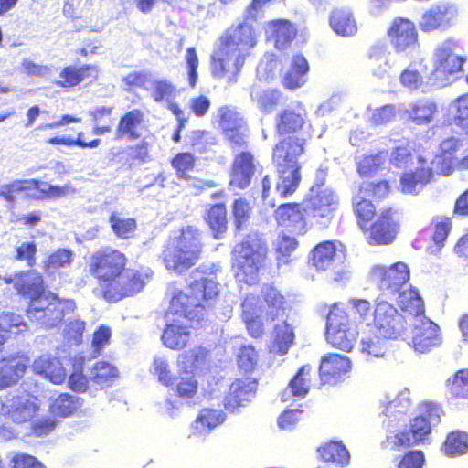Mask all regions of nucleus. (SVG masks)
<instances>
[{
	"mask_svg": "<svg viewBox=\"0 0 468 468\" xmlns=\"http://www.w3.org/2000/svg\"><path fill=\"white\" fill-rule=\"evenodd\" d=\"M441 343L440 326L423 315L420 323L413 328L412 348L418 353L425 354L440 346Z\"/></svg>",
	"mask_w": 468,
	"mask_h": 468,
	"instance_id": "nucleus-21",
	"label": "nucleus"
},
{
	"mask_svg": "<svg viewBox=\"0 0 468 468\" xmlns=\"http://www.w3.org/2000/svg\"><path fill=\"white\" fill-rule=\"evenodd\" d=\"M30 367L55 385L66 380V370L58 358L42 355L31 362L27 352L16 351L0 357V390L17 385Z\"/></svg>",
	"mask_w": 468,
	"mask_h": 468,
	"instance_id": "nucleus-6",
	"label": "nucleus"
},
{
	"mask_svg": "<svg viewBox=\"0 0 468 468\" xmlns=\"http://www.w3.org/2000/svg\"><path fill=\"white\" fill-rule=\"evenodd\" d=\"M90 379L83 372L82 365L73 367L68 378V388L76 393H84L88 390Z\"/></svg>",
	"mask_w": 468,
	"mask_h": 468,
	"instance_id": "nucleus-62",
	"label": "nucleus"
},
{
	"mask_svg": "<svg viewBox=\"0 0 468 468\" xmlns=\"http://www.w3.org/2000/svg\"><path fill=\"white\" fill-rule=\"evenodd\" d=\"M273 218L279 227L298 236L305 235L311 229L303 200L280 204L273 211Z\"/></svg>",
	"mask_w": 468,
	"mask_h": 468,
	"instance_id": "nucleus-17",
	"label": "nucleus"
},
{
	"mask_svg": "<svg viewBox=\"0 0 468 468\" xmlns=\"http://www.w3.org/2000/svg\"><path fill=\"white\" fill-rule=\"evenodd\" d=\"M80 406V398L63 392L52 399L48 410L54 417L67 418L77 412Z\"/></svg>",
	"mask_w": 468,
	"mask_h": 468,
	"instance_id": "nucleus-41",
	"label": "nucleus"
},
{
	"mask_svg": "<svg viewBox=\"0 0 468 468\" xmlns=\"http://www.w3.org/2000/svg\"><path fill=\"white\" fill-rule=\"evenodd\" d=\"M256 172L253 154L249 151H243L233 158L230 173L229 186L238 189H246L251 183Z\"/></svg>",
	"mask_w": 468,
	"mask_h": 468,
	"instance_id": "nucleus-23",
	"label": "nucleus"
},
{
	"mask_svg": "<svg viewBox=\"0 0 468 468\" xmlns=\"http://www.w3.org/2000/svg\"><path fill=\"white\" fill-rule=\"evenodd\" d=\"M336 253L335 241H322L314 246L311 251L312 264L320 271L329 270L334 265Z\"/></svg>",
	"mask_w": 468,
	"mask_h": 468,
	"instance_id": "nucleus-36",
	"label": "nucleus"
},
{
	"mask_svg": "<svg viewBox=\"0 0 468 468\" xmlns=\"http://www.w3.org/2000/svg\"><path fill=\"white\" fill-rule=\"evenodd\" d=\"M371 325L384 339H397L406 330V320L388 301L378 297L374 303Z\"/></svg>",
	"mask_w": 468,
	"mask_h": 468,
	"instance_id": "nucleus-13",
	"label": "nucleus"
},
{
	"mask_svg": "<svg viewBox=\"0 0 468 468\" xmlns=\"http://www.w3.org/2000/svg\"><path fill=\"white\" fill-rule=\"evenodd\" d=\"M354 323L371 325L374 305L367 299L353 298L350 300Z\"/></svg>",
	"mask_w": 468,
	"mask_h": 468,
	"instance_id": "nucleus-55",
	"label": "nucleus"
},
{
	"mask_svg": "<svg viewBox=\"0 0 468 468\" xmlns=\"http://www.w3.org/2000/svg\"><path fill=\"white\" fill-rule=\"evenodd\" d=\"M307 222L320 229H327L335 221L339 209L338 195L322 182L310 187L303 198Z\"/></svg>",
	"mask_w": 468,
	"mask_h": 468,
	"instance_id": "nucleus-10",
	"label": "nucleus"
},
{
	"mask_svg": "<svg viewBox=\"0 0 468 468\" xmlns=\"http://www.w3.org/2000/svg\"><path fill=\"white\" fill-rule=\"evenodd\" d=\"M441 450L448 457H457L468 452V434L459 430L446 435Z\"/></svg>",
	"mask_w": 468,
	"mask_h": 468,
	"instance_id": "nucleus-46",
	"label": "nucleus"
},
{
	"mask_svg": "<svg viewBox=\"0 0 468 468\" xmlns=\"http://www.w3.org/2000/svg\"><path fill=\"white\" fill-rule=\"evenodd\" d=\"M218 283L209 278H201L190 282L186 291L179 290L170 300L169 308L191 322L204 320L214 307L218 296Z\"/></svg>",
	"mask_w": 468,
	"mask_h": 468,
	"instance_id": "nucleus-8",
	"label": "nucleus"
},
{
	"mask_svg": "<svg viewBox=\"0 0 468 468\" xmlns=\"http://www.w3.org/2000/svg\"><path fill=\"white\" fill-rule=\"evenodd\" d=\"M118 377L117 368L106 361L96 362L90 371V380L103 388L109 386Z\"/></svg>",
	"mask_w": 468,
	"mask_h": 468,
	"instance_id": "nucleus-52",
	"label": "nucleus"
},
{
	"mask_svg": "<svg viewBox=\"0 0 468 468\" xmlns=\"http://www.w3.org/2000/svg\"><path fill=\"white\" fill-rule=\"evenodd\" d=\"M203 218L211 230L214 239H218L227 232L229 219L225 203L209 205Z\"/></svg>",
	"mask_w": 468,
	"mask_h": 468,
	"instance_id": "nucleus-31",
	"label": "nucleus"
},
{
	"mask_svg": "<svg viewBox=\"0 0 468 468\" xmlns=\"http://www.w3.org/2000/svg\"><path fill=\"white\" fill-rule=\"evenodd\" d=\"M223 421L221 414L213 409H203L194 421V429L197 433H207Z\"/></svg>",
	"mask_w": 468,
	"mask_h": 468,
	"instance_id": "nucleus-53",
	"label": "nucleus"
},
{
	"mask_svg": "<svg viewBox=\"0 0 468 468\" xmlns=\"http://www.w3.org/2000/svg\"><path fill=\"white\" fill-rule=\"evenodd\" d=\"M456 48V43L452 39L436 48L434 68L428 77L431 85L445 87L451 83V77L463 71L466 58L457 53Z\"/></svg>",
	"mask_w": 468,
	"mask_h": 468,
	"instance_id": "nucleus-11",
	"label": "nucleus"
},
{
	"mask_svg": "<svg viewBox=\"0 0 468 468\" xmlns=\"http://www.w3.org/2000/svg\"><path fill=\"white\" fill-rule=\"evenodd\" d=\"M387 36L397 53L412 50L419 47V32L415 23L410 18L394 17L387 29Z\"/></svg>",
	"mask_w": 468,
	"mask_h": 468,
	"instance_id": "nucleus-18",
	"label": "nucleus"
},
{
	"mask_svg": "<svg viewBox=\"0 0 468 468\" xmlns=\"http://www.w3.org/2000/svg\"><path fill=\"white\" fill-rule=\"evenodd\" d=\"M431 433V425L423 415L414 417L407 430L399 431L386 441L392 451H400L423 443Z\"/></svg>",
	"mask_w": 468,
	"mask_h": 468,
	"instance_id": "nucleus-16",
	"label": "nucleus"
},
{
	"mask_svg": "<svg viewBox=\"0 0 468 468\" xmlns=\"http://www.w3.org/2000/svg\"><path fill=\"white\" fill-rule=\"evenodd\" d=\"M190 330L187 326L171 323L166 324L162 334L163 344L173 350H181L186 346L190 339Z\"/></svg>",
	"mask_w": 468,
	"mask_h": 468,
	"instance_id": "nucleus-38",
	"label": "nucleus"
},
{
	"mask_svg": "<svg viewBox=\"0 0 468 468\" xmlns=\"http://www.w3.org/2000/svg\"><path fill=\"white\" fill-rule=\"evenodd\" d=\"M309 71L307 59L302 54L292 57L291 66L284 74L282 83L287 90H296L304 85Z\"/></svg>",
	"mask_w": 468,
	"mask_h": 468,
	"instance_id": "nucleus-33",
	"label": "nucleus"
},
{
	"mask_svg": "<svg viewBox=\"0 0 468 468\" xmlns=\"http://www.w3.org/2000/svg\"><path fill=\"white\" fill-rule=\"evenodd\" d=\"M354 318L350 317L347 310L342 303H334L327 314L326 327L332 328H356Z\"/></svg>",
	"mask_w": 468,
	"mask_h": 468,
	"instance_id": "nucleus-54",
	"label": "nucleus"
},
{
	"mask_svg": "<svg viewBox=\"0 0 468 468\" xmlns=\"http://www.w3.org/2000/svg\"><path fill=\"white\" fill-rule=\"evenodd\" d=\"M73 251L69 249L59 248L51 252L43 262L46 273H51L60 269L70 267L73 262Z\"/></svg>",
	"mask_w": 468,
	"mask_h": 468,
	"instance_id": "nucleus-49",
	"label": "nucleus"
},
{
	"mask_svg": "<svg viewBox=\"0 0 468 468\" xmlns=\"http://www.w3.org/2000/svg\"><path fill=\"white\" fill-rule=\"evenodd\" d=\"M452 228L450 218H441L432 223L431 239L438 247H442Z\"/></svg>",
	"mask_w": 468,
	"mask_h": 468,
	"instance_id": "nucleus-63",
	"label": "nucleus"
},
{
	"mask_svg": "<svg viewBox=\"0 0 468 468\" xmlns=\"http://www.w3.org/2000/svg\"><path fill=\"white\" fill-rule=\"evenodd\" d=\"M369 276L380 290L397 293L410 281V271L402 261L390 266L376 264L370 268Z\"/></svg>",
	"mask_w": 468,
	"mask_h": 468,
	"instance_id": "nucleus-15",
	"label": "nucleus"
},
{
	"mask_svg": "<svg viewBox=\"0 0 468 468\" xmlns=\"http://www.w3.org/2000/svg\"><path fill=\"white\" fill-rule=\"evenodd\" d=\"M27 324L20 314L14 312H3L0 314V352L4 345L16 335L25 333Z\"/></svg>",
	"mask_w": 468,
	"mask_h": 468,
	"instance_id": "nucleus-32",
	"label": "nucleus"
},
{
	"mask_svg": "<svg viewBox=\"0 0 468 468\" xmlns=\"http://www.w3.org/2000/svg\"><path fill=\"white\" fill-rule=\"evenodd\" d=\"M452 123L468 139V92L461 94L451 102Z\"/></svg>",
	"mask_w": 468,
	"mask_h": 468,
	"instance_id": "nucleus-47",
	"label": "nucleus"
},
{
	"mask_svg": "<svg viewBox=\"0 0 468 468\" xmlns=\"http://www.w3.org/2000/svg\"><path fill=\"white\" fill-rule=\"evenodd\" d=\"M329 25L339 36L352 37L357 32L356 20L349 8L335 7L329 15Z\"/></svg>",
	"mask_w": 468,
	"mask_h": 468,
	"instance_id": "nucleus-30",
	"label": "nucleus"
},
{
	"mask_svg": "<svg viewBox=\"0 0 468 468\" xmlns=\"http://www.w3.org/2000/svg\"><path fill=\"white\" fill-rule=\"evenodd\" d=\"M41 182L37 179H18L2 186L0 197L8 203H15L21 192L39 190Z\"/></svg>",
	"mask_w": 468,
	"mask_h": 468,
	"instance_id": "nucleus-45",
	"label": "nucleus"
},
{
	"mask_svg": "<svg viewBox=\"0 0 468 468\" xmlns=\"http://www.w3.org/2000/svg\"><path fill=\"white\" fill-rule=\"evenodd\" d=\"M457 13V6L453 3L435 4L423 12L420 28L423 33L445 30L453 25Z\"/></svg>",
	"mask_w": 468,
	"mask_h": 468,
	"instance_id": "nucleus-20",
	"label": "nucleus"
},
{
	"mask_svg": "<svg viewBox=\"0 0 468 468\" xmlns=\"http://www.w3.org/2000/svg\"><path fill=\"white\" fill-rule=\"evenodd\" d=\"M252 213L250 203L244 197L233 201L232 216L236 230H241L249 222Z\"/></svg>",
	"mask_w": 468,
	"mask_h": 468,
	"instance_id": "nucleus-56",
	"label": "nucleus"
},
{
	"mask_svg": "<svg viewBox=\"0 0 468 468\" xmlns=\"http://www.w3.org/2000/svg\"><path fill=\"white\" fill-rule=\"evenodd\" d=\"M350 369L351 362L347 356L331 353L322 357L319 376L324 384H335Z\"/></svg>",
	"mask_w": 468,
	"mask_h": 468,
	"instance_id": "nucleus-26",
	"label": "nucleus"
},
{
	"mask_svg": "<svg viewBox=\"0 0 468 468\" xmlns=\"http://www.w3.org/2000/svg\"><path fill=\"white\" fill-rule=\"evenodd\" d=\"M40 410L38 398L29 391H22L12 396L9 404L2 403L0 413L16 425L29 422Z\"/></svg>",
	"mask_w": 468,
	"mask_h": 468,
	"instance_id": "nucleus-14",
	"label": "nucleus"
},
{
	"mask_svg": "<svg viewBox=\"0 0 468 468\" xmlns=\"http://www.w3.org/2000/svg\"><path fill=\"white\" fill-rule=\"evenodd\" d=\"M151 144L146 140H141L138 144L127 147V158L129 166L135 164H144L151 159Z\"/></svg>",
	"mask_w": 468,
	"mask_h": 468,
	"instance_id": "nucleus-58",
	"label": "nucleus"
},
{
	"mask_svg": "<svg viewBox=\"0 0 468 468\" xmlns=\"http://www.w3.org/2000/svg\"><path fill=\"white\" fill-rule=\"evenodd\" d=\"M308 122V112L302 101L282 109L276 116L275 131L282 136L272 149L271 161L277 174L276 191L281 198L294 195L301 184L299 158L305 153L307 139L301 132Z\"/></svg>",
	"mask_w": 468,
	"mask_h": 468,
	"instance_id": "nucleus-1",
	"label": "nucleus"
},
{
	"mask_svg": "<svg viewBox=\"0 0 468 468\" xmlns=\"http://www.w3.org/2000/svg\"><path fill=\"white\" fill-rule=\"evenodd\" d=\"M437 112L438 105L431 98H420L411 102L406 110L408 118L417 125L431 123Z\"/></svg>",
	"mask_w": 468,
	"mask_h": 468,
	"instance_id": "nucleus-29",
	"label": "nucleus"
},
{
	"mask_svg": "<svg viewBox=\"0 0 468 468\" xmlns=\"http://www.w3.org/2000/svg\"><path fill=\"white\" fill-rule=\"evenodd\" d=\"M218 126L231 147L239 148L246 144L244 130L246 122L235 107L224 105L218 108Z\"/></svg>",
	"mask_w": 468,
	"mask_h": 468,
	"instance_id": "nucleus-19",
	"label": "nucleus"
},
{
	"mask_svg": "<svg viewBox=\"0 0 468 468\" xmlns=\"http://www.w3.org/2000/svg\"><path fill=\"white\" fill-rule=\"evenodd\" d=\"M312 382V367L310 365L301 367L290 380L288 387L294 397H304L310 390Z\"/></svg>",
	"mask_w": 468,
	"mask_h": 468,
	"instance_id": "nucleus-51",
	"label": "nucleus"
},
{
	"mask_svg": "<svg viewBox=\"0 0 468 468\" xmlns=\"http://www.w3.org/2000/svg\"><path fill=\"white\" fill-rule=\"evenodd\" d=\"M399 80L403 87L410 90L419 89L423 84V77L421 71L418 69V64L416 62L410 63L403 69Z\"/></svg>",
	"mask_w": 468,
	"mask_h": 468,
	"instance_id": "nucleus-61",
	"label": "nucleus"
},
{
	"mask_svg": "<svg viewBox=\"0 0 468 468\" xmlns=\"http://www.w3.org/2000/svg\"><path fill=\"white\" fill-rule=\"evenodd\" d=\"M433 179L432 167L420 165L414 170L402 173L399 178V190L406 195H418Z\"/></svg>",
	"mask_w": 468,
	"mask_h": 468,
	"instance_id": "nucleus-28",
	"label": "nucleus"
},
{
	"mask_svg": "<svg viewBox=\"0 0 468 468\" xmlns=\"http://www.w3.org/2000/svg\"><path fill=\"white\" fill-rule=\"evenodd\" d=\"M391 191L389 181L382 179L374 182L364 183L359 186V192L372 197L375 200L386 198Z\"/></svg>",
	"mask_w": 468,
	"mask_h": 468,
	"instance_id": "nucleus-60",
	"label": "nucleus"
},
{
	"mask_svg": "<svg viewBox=\"0 0 468 468\" xmlns=\"http://www.w3.org/2000/svg\"><path fill=\"white\" fill-rule=\"evenodd\" d=\"M14 287L17 294L30 299V302L45 295L44 279L37 271H26L17 274Z\"/></svg>",
	"mask_w": 468,
	"mask_h": 468,
	"instance_id": "nucleus-27",
	"label": "nucleus"
},
{
	"mask_svg": "<svg viewBox=\"0 0 468 468\" xmlns=\"http://www.w3.org/2000/svg\"><path fill=\"white\" fill-rule=\"evenodd\" d=\"M425 455L420 450H410L401 454L397 463V468H422Z\"/></svg>",
	"mask_w": 468,
	"mask_h": 468,
	"instance_id": "nucleus-64",
	"label": "nucleus"
},
{
	"mask_svg": "<svg viewBox=\"0 0 468 468\" xmlns=\"http://www.w3.org/2000/svg\"><path fill=\"white\" fill-rule=\"evenodd\" d=\"M352 207L357 226L367 235L369 245H388L395 240L400 229L399 208L388 206L377 213L373 202L360 195L353 197Z\"/></svg>",
	"mask_w": 468,
	"mask_h": 468,
	"instance_id": "nucleus-5",
	"label": "nucleus"
},
{
	"mask_svg": "<svg viewBox=\"0 0 468 468\" xmlns=\"http://www.w3.org/2000/svg\"><path fill=\"white\" fill-rule=\"evenodd\" d=\"M241 318L248 335L253 339L265 335L264 320L274 323L291 309L290 301L276 286L265 283L259 295L248 293L241 302Z\"/></svg>",
	"mask_w": 468,
	"mask_h": 468,
	"instance_id": "nucleus-4",
	"label": "nucleus"
},
{
	"mask_svg": "<svg viewBox=\"0 0 468 468\" xmlns=\"http://www.w3.org/2000/svg\"><path fill=\"white\" fill-rule=\"evenodd\" d=\"M256 31L250 23L240 22L229 27L219 37L211 56V73L229 85L237 83L250 49L256 45Z\"/></svg>",
	"mask_w": 468,
	"mask_h": 468,
	"instance_id": "nucleus-3",
	"label": "nucleus"
},
{
	"mask_svg": "<svg viewBox=\"0 0 468 468\" xmlns=\"http://www.w3.org/2000/svg\"><path fill=\"white\" fill-rule=\"evenodd\" d=\"M175 394L185 400L194 399L198 391V381L192 370L179 367L178 374L173 385Z\"/></svg>",
	"mask_w": 468,
	"mask_h": 468,
	"instance_id": "nucleus-39",
	"label": "nucleus"
},
{
	"mask_svg": "<svg viewBox=\"0 0 468 468\" xmlns=\"http://www.w3.org/2000/svg\"><path fill=\"white\" fill-rule=\"evenodd\" d=\"M204 246L201 231L194 226H186L164 245L162 262L167 271L181 275L201 260Z\"/></svg>",
	"mask_w": 468,
	"mask_h": 468,
	"instance_id": "nucleus-7",
	"label": "nucleus"
},
{
	"mask_svg": "<svg viewBox=\"0 0 468 468\" xmlns=\"http://www.w3.org/2000/svg\"><path fill=\"white\" fill-rule=\"evenodd\" d=\"M271 37L278 49L286 48L296 37L297 30L288 19H275L267 23Z\"/></svg>",
	"mask_w": 468,
	"mask_h": 468,
	"instance_id": "nucleus-34",
	"label": "nucleus"
},
{
	"mask_svg": "<svg viewBox=\"0 0 468 468\" xmlns=\"http://www.w3.org/2000/svg\"><path fill=\"white\" fill-rule=\"evenodd\" d=\"M317 452L323 462L333 463L340 466L349 463V452L341 441H327L317 448Z\"/></svg>",
	"mask_w": 468,
	"mask_h": 468,
	"instance_id": "nucleus-40",
	"label": "nucleus"
},
{
	"mask_svg": "<svg viewBox=\"0 0 468 468\" xmlns=\"http://www.w3.org/2000/svg\"><path fill=\"white\" fill-rule=\"evenodd\" d=\"M257 380L254 378H237L229 385L223 404L225 409L234 410L245 407L255 397L257 391Z\"/></svg>",
	"mask_w": 468,
	"mask_h": 468,
	"instance_id": "nucleus-24",
	"label": "nucleus"
},
{
	"mask_svg": "<svg viewBox=\"0 0 468 468\" xmlns=\"http://www.w3.org/2000/svg\"><path fill=\"white\" fill-rule=\"evenodd\" d=\"M446 385L452 399L468 400V368L456 371Z\"/></svg>",
	"mask_w": 468,
	"mask_h": 468,
	"instance_id": "nucleus-50",
	"label": "nucleus"
},
{
	"mask_svg": "<svg viewBox=\"0 0 468 468\" xmlns=\"http://www.w3.org/2000/svg\"><path fill=\"white\" fill-rule=\"evenodd\" d=\"M109 223L112 233L122 239L133 238L138 228L137 220L134 218L125 217L118 211L110 214Z\"/></svg>",
	"mask_w": 468,
	"mask_h": 468,
	"instance_id": "nucleus-42",
	"label": "nucleus"
},
{
	"mask_svg": "<svg viewBox=\"0 0 468 468\" xmlns=\"http://www.w3.org/2000/svg\"><path fill=\"white\" fill-rule=\"evenodd\" d=\"M98 67L93 64L67 65L64 66L58 79L54 81L55 86L62 89L74 88L85 80L92 82L98 78Z\"/></svg>",
	"mask_w": 468,
	"mask_h": 468,
	"instance_id": "nucleus-25",
	"label": "nucleus"
},
{
	"mask_svg": "<svg viewBox=\"0 0 468 468\" xmlns=\"http://www.w3.org/2000/svg\"><path fill=\"white\" fill-rule=\"evenodd\" d=\"M178 179L189 181L191 173L195 170L197 157L189 152L177 153L170 161Z\"/></svg>",
	"mask_w": 468,
	"mask_h": 468,
	"instance_id": "nucleus-48",
	"label": "nucleus"
},
{
	"mask_svg": "<svg viewBox=\"0 0 468 468\" xmlns=\"http://www.w3.org/2000/svg\"><path fill=\"white\" fill-rule=\"evenodd\" d=\"M294 338L293 326L287 320H282V323L274 324L272 328V341L270 351L280 356L287 354L294 342Z\"/></svg>",
	"mask_w": 468,
	"mask_h": 468,
	"instance_id": "nucleus-35",
	"label": "nucleus"
},
{
	"mask_svg": "<svg viewBox=\"0 0 468 468\" xmlns=\"http://www.w3.org/2000/svg\"><path fill=\"white\" fill-rule=\"evenodd\" d=\"M73 308L72 300L60 299L57 294L50 292L37 301L29 302L27 314L31 321L45 328H52L63 322L66 309Z\"/></svg>",
	"mask_w": 468,
	"mask_h": 468,
	"instance_id": "nucleus-12",
	"label": "nucleus"
},
{
	"mask_svg": "<svg viewBox=\"0 0 468 468\" xmlns=\"http://www.w3.org/2000/svg\"><path fill=\"white\" fill-rule=\"evenodd\" d=\"M237 365L244 373L252 372L258 364V354L252 345L241 346L237 354Z\"/></svg>",
	"mask_w": 468,
	"mask_h": 468,
	"instance_id": "nucleus-59",
	"label": "nucleus"
},
{
	"mask_svg": "<svg viewBox=\"0 0 468 468\" xmlns=\"http://www.w3.org/2000/svg\"><path fill=\"white\" fill-rule=\"evenodd\" d=\"M358 332L356 328H332L326 327L325 337L327 343L334 348L350 352L356 341Z\"/></svg>",
	"mask_w": 468,
	"mask_h": 468,
	"instance_id": "nucleus-37",
	"label": "nucleus"
},
{
	"mask_svg": "<svg viewBox=\"0 0 468 468\" xmlns=\"http://www.w3.org/2000/svg\"><path fill=\"white\" fill-rule=\"evenodd\" d=\"M210 357V349L203 346H197L179 356V367L192 371L197 370L207 365Z\"/></svg>",
	"mask_w": 468,
	"mask_h": 468,
	"instance_id": "nucleus-43",
	"label": "nucleus"
},
{
	"mask_svg": "<svg viewBox=\"0 0 468 468\" xmlns=\"http://www.w3.org/2000/svg\"><path fill=\"white\" fill-rule=\"evenodd\" d=\"M267 256L268 244L262 235L257 232L246 235L231 251V269L236 280L249 285L258 283Z\"/></svg>",
	"mask_w": 468,
	"mask_h": 468,
	"instance_id": "nucleus-9",
	"label": "nucleus"
},
{
	"mask_svg": "<svg viewBox=\"0 0 468 468\" xmlns=\"http://www.w3.org/2000/svg\"><path fill=\"white\" fill-rule=\"evenodd\" d=\"M177 93L175 84L165 79H159L153 81L151 97L156 102L170 101Z\"/></svg>",
	"mask_w": 468,
	"mask_h": 468,
	"instance_id": "nucleus-57",
	"label": "nucleus"
},
{
	"mask_svg": "<svg viewBox=\"0 0 468 468\" xmlns=\"http://www.w3.org/2000/svg\"><path fill=\"white\" fill-rule=\"evenodd\" d=\"M129 259L122 250L101 247L88 258V273L96 281L100 295L110 303L133 297L141 292L154 276V271L141 266L128 268Z\"/></svg>",
	"mask_w": 468,
	"mask_h": 468,
	"instance_id": "nucleus-2",
	"label": "nucleus"
},
{
	"mask_svg": "<svg viewBox=\"0 0 468 468\" xmlns=\"http://www.w3.org/2000/svg\"><path fill=\"white\" fill-rule=\"evenodd\" d=\"M145 127V113L139 108L129 110L122 113L114 131V140L117 142H133L140 140Z\"/></svg>",
	"mask_w": 468,
	"mask_h": 468,
	"instance_id": "nucleus-22",
	"label": "nucleus"
},
{
	"mask_svg": "<svg viewBox=\"0 0 468 468\" xmlns=\"http://www.w3.org/2000/svg\"><path fill=\"white\" fill-rule=\"evenodd\" d=\"M397 303L401 311L412 316L418 317L424 315V303L419 292L412 287L399 292Z\"/></svg>",
	"mask_w": 468,
	"mask_h": 468,
	"instance_id": "nucleus-44",
	"label": "nucleus"
}]
</instances>
